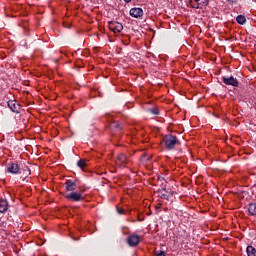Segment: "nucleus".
Masks as SVG:
<instances>
[{
    "instance_id": "1",
    "label": "nucleus",
    "mask_w": 256,
    "mask_h": 256,
    "mask_svg": "<svg viewBox=\"0 0 256 256\" xmlns=\"http://www.w3.org/2000/svg\"><path fill=\"white\" fill-rule=\"evenodd\" d=\"M116 167H120V169H124L125 167H129V158L127 155L121 153L118 154L115 160Z\"/></svg>"
},
{
    "instance_id": "16",
    "label": "nucleus",
    "mask_w": 256,
    "mask_h": 256,
    "mask_svg": "<svg viewBox=\"0 0 256 256\" xmlns=\"http://www.w3.org/2000/svg\"><path fill=\"white\" fill-rule=\"evenodd\" d=\"M78 167H80V169H83V167H85L86 163L85 160H79L77 163Z\"/></svg>"
},
{
    "instance_id": "2",
    "label": "nucleus",
    "mask_w": 256,
    "mask_h": 256,
    "mask_svg": "<svg viewBox=\"0 0 256 256\" xmlns=\"http://www.w3.org/2000/svg\"><path fill=\"white\" fill-rule=\"evenodd\" d=\"M65 199H67L68 201L79 202L84 201L85 196L81 192L73 191L69 194H65Z\"/></svg>"
},
{
    "instance_id": "21",
    "label": "nucleus",
    "mask_w": 256,
    "mask_h": 256,
    "mask_svg": "<svg viewBox=\"0 0 256 256\" xmlns=\"http://www.w3.org/2000/svg\"><path fill=\"white\" fill-rule=\"evenodd\" d=\"M125 3H131V0H124Z\"/></svg>"
},
{
    "instance_id": "13",
    "label": "nucleus",
    "mask_w": 256,
    "mask_h": 256,
    "mask_svg": "<svg viewBox=\"0 0 256 256\" xmlns=\"http://www.w3.org/2000/svg\"><path fill=\"white\" fill-rule=\"evenodd\" d=\"M248 213L249 215H251L252 217H255L256 215V203H252L249 205L248 207Z\"/></svg>"
},
{
    "instance_id": "11",
    "label": "nucleus",
    "mask_w": 256,
    "mask_h": 256,
    "mask_svg": "<svg viewBox=\"0 0 256 256\" xmlns=\"http://www.w3.org/2000/svg\"><path fill=\"white\" fill-rule=\"evenodd\" d=\"M8 172L9 173H14V174L19 173V164H17V163H10L8 165Z\"/></svg>"
},
{
    "instance_id": "19",
    "label": "nucleus",
    "mask_w": 256,
    "mask_h": 256,
    "mask_svg": "<svg viewBox=\"0 0 256 256\" xmlns=\"http://www.w3.org/2000/svg\"><path fill=\"white\" fill-rule=\"evenodd\" d=\"M118 213H119V215H123V214L125 213V210H123V209H118Z\"/></svg>"
},
{
    "instance_id": "14",
    "label": "nucleus",
    "mask_w": 256,
    "mask_h": 256,
    "mask_svg": "<svg viewBox=\"0 0 256 256\" xmlns=\"http://www.w3.org/2000/svg\"><path fill=\"white\" fill-rule=\"evenodd\" d=\"M236 22L238 23V25H245V23H247V18L243 15H238L236 17Z\"/></svg>"
},
{
    "instance_id": "6",
    "label": "nucleus",
    "mask_w": 256,
    "mask_h": 256,
    "mask_svg": "<svg viewBox=\"0 0 256 256\" xmlns=\"http://www.w3.org/2000/svg\"><path fill=\"white\" fill-rule=\"evenodd\" d=\"M108 27L113 33H121L123 31V24L117 21L109 22Z\"/></svg>"
},
{
    "instance_id": "18",
    "label": "nucleus",
    "mask_w": 256,
    "mask_h": 256,
    "mask_svg": "<svg viewBox=\"0 0 256 256\" xmlns=\"http://www.w3.org/2000/svg\"><path fill=\"white\" fill-rule=\"evenodd\" d=\"M155 256H165V252L163 251L156 252Z\"/></svg>"
},
{
    "instance_id": "15",
    "label": "nucleus",
    "mask_w": 256,
    "mask_h": 256,
    "mask_svg": "<svg viewBox=\"0 0 256 256\" xmlns=\"http://www.w3.org/2000/svg\"><path fill=\"white\" fill-rule=\"evenodd\" d=\"M246 251L248 256H256V249L253 246H248Z\"/></svg>"
},
{
    "instance_id": "7",
    "label": "nucleus",
    "mask_w": 256,
    "mask_h": 256,
    "mask_svg": "<svg viewBox=\"0 0 256 256\" xmlns=\"http://www.w3.org/2000/svg\"><path fill=\"white\" fill-rule=\"evenodd\" d=\"M7 106L9 107L10 111L13 113H21V105H19L16 100H9L7 102Z\"/></svg>"
},
{
    "instance_id": "3",
    "label": "nucleus",
    "mask_w": 256,
    "mask_h": 256,
    "mask_svg": "<svg viewBox=\"0 0 256 256\" xmlns=\"http://www.w3.org/2000/svg\"><path fill=\"white\" fill-rule=\"evenodd\" d=\"M164 142H165V146L167 149H174L175 145H177V143H179V141H177V137H175L173 135L165 136Z\"/></svg>"
},
{
    "instance_id": "17",
    "label": "nucleus",
    "mask_w": 256,
    "mask_h": 256,
    "mask_svg": "<svg viewBox=\"0 0 256 256\" xmlns=\"http://www.w3.org/2000/svg\"><path fill=\"white\" fill-rule=\"evenodd\" d=\"M150 113H152V115H159V110L157 108H153L150 110Z\"/></svg>"
},
{
    "instance_id": "4",
    "label": "nucleus",
    "mask_w": 256,
    "mask_h": 256,
    "mask_svg": "<svg viewBox=\"0 0 256 256\" xmlns=\"http://www.w3.org/2000/svg\"><path fill=\"white\" fill-rule=\"evenodd\" d=\"M190 5L193 9H203L209 5V0H190Z\"/></svg>"
},
{
    "instance_id": "8",
    "label": "nucleus",
    "mask_w": 256,
    "mask_h": 256,
    "mask_svg": "<svg viewBox=\"0 0 256 256\" xmlns=\"http://www.w3.org/2000/svg\"><path fill=\"white\" fill-rule=\"evenodd\" d=\"M222 81L225 85H231L232 87H239V81H237V78L233 76L223 77Z\"/></svg>"
},
{
    "instance_id": "20",
    "label": "nucleus",
    "mask_w": 256,
    "mask_h": 256,
    "mask_svg": "<svg viewBox=\"0 0 256 256\" xmlns=\"http://www.w3.org/2000/svg\"><path fill=\"white\" fill-rule=\"evenodd\" d=\"M112 127H116V129H119V124L114 123L112 124Z\"/></svg>"
},
{
    "instance_id": "5",
    "label": "nucleus",
    "mask_w": 256,
    "mask_h": 256,
    "mask_svg": "<svg viewBox=\"0 0 256 256\" xmlns=\"http://www.w3.org/2000/svg\"><path fill=\"white\" fill-rule=\"evenodd\" d=\"M127 243L129 247H137V245L141 243V237H139V235H136V234H131L127 238Z\"/></svg>"
},
{
    "instance_id": "9",
    "label": "nucleus",
    "mask_w": 256,
    "mask_h": 256,
    "mask_svg": "<svg viewBox=\"0 0 256 256\" xmlns=\"http://www.w3.org/2000/svg\"><path fill=\"white\" fill-rule=\"evenodd\" d=\"M130 17H134V19H139V17H143V9L141 8H132L130 9Z\"/></svg>"
},
{
    "instance_id": "10",
    "label": "nucleus",
    "mask_w": 256,
    "mask_h": 256,
    "mask_svg": "<svg viewBox=\"0 0 256 256\" xmlns=\"http://www.w3.org/2000/svg\"><path fill=\"white\" fill-rule=\"evenodd\" d=\"M66 191H75L77 189V183H75L73 180H67L65 183Z\"/></svg>"
},
{
    "instance_id": "12",
    "label": "nucleus",
    "mask_w": 256,
    "mask_h": 256,
    "mask_svg": "<svg viewBox=\"0 0 256 256\" xmlns=\"http://www.w3.org/2000/svg\"><path fill=\"white\" fill-rule=\"evenodd\" d=\"M9 209V203L7 200H0V213H5Z\"/></svg>"
}]
</instances>
